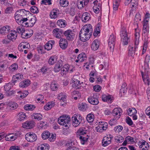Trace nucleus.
<instances>
[{
	"label": "nucleus",
	"mask_w": 150,
	"mask_h": 150,
	"mask_svg": "<svg viewBox=\"0 0 150 150\" xmlns=\"http://www.w3.org/2000/svg\"><path fill=\"white\" fill-rule=\"evenodd\" d=\"M93 31L92 27L90 24H87L81 29L79 34L80 40L85 42L88 40L91 36Z\"/></svg>",
	"instance_id": "nucleus-1"
},
{
	"label": "nucleus",
	"mask_w": 150,
	"mask_h": 150,
	"mask_svg": "<svg viewBox=\"0 0 150 150\" xmlns=\"http://www.w3.org/2000/svg\"><path fill=\"white\" fill-rule=\"evenodd\" d=\"M71 118L69 116H60L58 119V122L60 125L64 126L66 129L70 126Z\"/></svg>",
	"instance_id": "nucleus-2"
},
{
	"label": "nucleus",
	"mask_w": 150,
	"mask_h": 150,
	"mask_svg": "<svg viewBox=\"0 0 150 150\" xmlns=\"http://www.w3.org/2000/svg\"><path fill=\"white\" fill-rule=\"evenodd\" d=\"M121 41L124 45H126L128 43L129 37L128 36L126 28L125 27L122 28L120 33Z\"/></svg>",
	"instance_id": "nucleus-3"
},
{
	"label": "nucleus",
	"mask_w": 150,
	"mask_h": 150,
	"mask_svg": "<svg viewBox=\"0 0 150 150\" xmlns=\"http://www.w3.org/2000/svg\"><path fill=\"white\" fill-rule=\"evenodd\" d=\"M64 34L67 40L69 41H72L75 37V33L73 30H68L64 31Z\"/></svg>",
	"instance_id": "nucleus-4"
},
{
	"label": "nucleus",
	"mask_w": 150,
	"mask_h": 150,
	"mask_svg": "<svg viewBox=\"0 0 150 150\" xmlns=\"http://www.w3.org/2000/svg\"><path fill=\"white\" fill-rule=\"evenodd\" d=\"M108 123L104 121H100L99 122L98 126L96 127V130L98 132H102L105 131L108 128Z\"/></svg>",
	"instance_id": "nucleus-5"
},
{
	"label": "nucleus",
	"mask_w": 150,
	"mask_h": 150,
	"mask_svg": "<svg viewBox=\"0 0 150 150\" xmlns=\"http://www.w3.org/2000/svg\"><path fill=\"white\" fill-rule=\"evenodd\" d=\"M25 138L28 142H33L36 140L37 138L35 134L32 132H29L26 134Z\"/></svg>",
	"instance_id": "nucleus-6"
},
{
	"label": "nucleus",
	"mask_w": 150,
	"mask_h": 150,
	"mask_svg": "<svg viewBox=\"0 0 150 150\" xmlns=\"http://www.w3.org/2000/svg\"><path fill=\"white\" fill-rule=\"evenodd\" d=\"M115 37L113 34H112L109 39L108 45L111 51H113L115 45Z\"/></svg>",
	"instance_id": "nucleus-7"
},
{
	"label": "nucleus",
	"mask_w": 150,
	"mask_h": 150,
	"mask_svg": "<svg viewBox=\"0 0 150 150\" xmlns=\"http://www.w3.org/2000/svg\"><path fill=\"white\" fill-rule=\"evenodd\" d=\"M127 112L128 115L132 116L133 120H135L137 119V116L135 114L137 113V111L135 108H129L127 109Z\"/></svg>",
	"instance_id": "nucleus-8"
},
{
	"label": "nucleus",
	"mask_w": 150,
	"mask_h": 150,
	"mask_svg": "<svg viewBox=\"0 0 150 150\" xmlns=\"http://www.w3.org/2000/svg\"><path fill=\"white\" fill-rule=\"evenodd\" d=\"M88 101L91 104L93 105H97L99 103L98 97L96 95H93V96L89 97Z\"/></svg>",
	"instance_id": "nucleus-9"
},
{
	"label": "nucleus",
	"mask_w": 150,
	"mask_h": 150,
	"mask_svg": "<svg viewBox=\"0 0 150 150\" xmlns=\"http://www.w3.org/2000/svg\"><path fill=\"white\" fill-rule=\"evenodd\" d=\"M138 45H134V46H129L128 47V55L129 56L133 57L135 54V52L137 48Z\"/></svg>",
	"instance_id": "nucleus-10"
},
{
	"label": "nucleus",
	"mask_w": 150,
	"mask_h": 150,
	"mask_svg": "<svg viewBox=\"0 0 150 150\" xmlns=\"http://www.w3.org/2000/svg\"><path fill=\"white\" fill-rule=\"evenodd\" d=\"M121 110L120 108H115L112 111V115H113L116 116L119 115L116 117L117 119H118L120 117V116L122 114V112H121Z\"/></svg>",
	"instance_id": "nucleus-11"
},
{
	"label": "nucleus",
	"mask_w": 150,
	"mask_h": 150,
	"mask_svg": "<svg viewBox=\"0 0 150 150\" xmlns=\"http://www.w3.org/2000/svg\"><path fill=\"white\" fill-rule=\"evenodd\" d=\"M102 99L104 102H108L111 103L113 101V98L111 95L104 94L102 96Z\"/></svg>",
	"instance_id": "nucleus-12"
},
{
	"label": "nucleus",
	"mask_w": 150,
	"mask_h": 150,
	"mask_svg": "<svg viewBox=\"0 0 150 150\" xmlns=\"http://www.w3.org/2000/svg\"><path fill=\"white\" fill-rule=\"evenodd\" d=\"M111 138L110 136L109 137H104L102 140V144L103 146H106L108 145L111 143Z\"/></svg>",
	"instance_id": "nucleus-13"
},
{
	"label": "nucleus",
	"mask_w": 150,
	"mask_h": 150,
	"mask_svg": "<svg viewBox=\"0 0 150 150\" xmlns=\"http://www.w3.org/2000/svg\"><path fill=\"white\" fill-rule=\"evenodd\" d=\"M34 126V122L33 121H27L23 124V128L27 129L32 128Z\"/></svg>",
	"instance_id": "nucleus-14"
},
{
	"label": "nucleus",
	"mask_w": 150,
	"mask_h": 150,
	"mask_svg": "<svg viewBox=\"0 0 150 150\" xmlns=\"http://www.w3.org/2000/svg\"><path fill=\"white\" fill-rule=\"evenodd\" d=\"M135 37L134 45H138L140 37L139 30L138 29L136 28L135 29Z\"/></svg>",
	"instance_id": "nucleus-15"
},
{
	"label": "nucleus",
	"mask_w": 150,
	"mask_h": 150,
	"mask_svg": "<svg viewBox=\"0 0 150 150\" xmlns=\"http://www.w3.org/2000/svg\"><path fill=\"white\" fill-rule=\"evenodd\" d=\"M68 45L67 42L65 39L61 38L59 41V45L60 47L63 49L67 48Z\"/></svg>",
	"instance_id": "nucleus-16"
},
{
	"label": "nucleus",
	"mask_w": 150,
	"mask_h": 150,
	"mask_svg": "<svg viewBox=\"0 0 150 150\" xmlns=\"http://www.w3.org/2000/svg\"><path fill=\"white\" fill-rule=\"evenodd\" d=\"M83 128H79L77 131L76 136L77 137L79 138L80 136H82L86 135V131Z\"/></svg>",
	"instance_id": "nucleus-17"
},
{
	"label": "nucleus",
	"mask_w": 150,
	"mask_h": 150,
	"mask_svg": "<svg viewBox=\"0 0 150 150\" xmlns=\"http://www.w3.org/2000/svg\"><path fill=\"white\" fill-rule=\"evenodd\" d=\"M90 18V14L87 12L83 13L82 15L81 19L82 21L84 22H86L88 21Z\"/></svg>",
	"instance_id": "nucleus-18"
},
{
	"label": "nucleus",
	"mask_w": 150,
	"mask_h": 150,
	"mask_svg": "<svg viewBox=\"0 0 150 150\" xmlns=\"http://www.w3.org/2000/svg\"><path fill=\"white\" fill-rule=\"evenodd\" d=\"M73 83L72 86L76 88H81V87L82 86V85L83 84V82L80 83V81L76 79L73 78Z\"/></svg>",
	"instance_id": "nucleus-19"
},
{
	"label": "nucleus",
	"mask_w": 150,
	"mask_h": 150,
	"mask_svg": "<svg viewBox=\"0 0 150 150\" xmlns=\"http://www.w3.org/2000/svg\"><path fill=\"white\" fill-rule=\"evenodd\" d=\"M54 41L51 40L48 41L44 46L45 49L47 50H51L52 47V45L54 44Z\"/></svg>",
	"instance_id": "nucleus-20"
},
{
	"label": "nucleus",
	"mask_w": 150,
	"mask_h": 150,
	"mask_svg": "<svg viewBox=\"0 0 150 150\" xmlns=\"http://www.w3.org/2000/svg\"><path fill=\"white\" fill-rule=\"evenodd\" d=\"M17 34L15 31L13 33H10L7 35L8 39L10 40L13 41L15 40L17 37Z\"/></svg>",
	"instance_id": "nucleus-21"
},
{
	"label": "nucleus",
	"mask_w": 150,
	"mask_h": 150,
	"mask_svg": "<svg viewBox=\"0 0 150 150\" xmlns=\"http://www.w3.org/2000/svg\"><path fill=\"white\" fill-rule=\"evenodd\" d=\"M16 12L23 17H25V16H27V15L30 14L29 11H26L24 9L19 10Z\"/></svg>",
	"instance_id": "nucleus-22"
},
{
	"label": "nucleus",
	"mask_w": 150,
	"mask_h": 150,
	"mask_svg": "<svg viewBox=\"0 0 150 150\" xmlns=\"http://www.w3.org/2000/svg\"><path fill=\"white\" fill-rule=\"evenodd\" d=\"M53 33L54 36L57 38H61V35L62 33V31L58 28H55L54 29Z\"/></svg>",
	"instance_id": "nucleus-23"
},
{
	"label": "nucleus",
	"mask_w": 150,
	"mask_h": 150,
	"mask_svg": "<svg viewBox=\"0 0 150 150\" xmlns=\"http://www.w3.org/2000/svg\"><path fill=\"white\" fill-rule=\"evenodd\" d=\"M71 119L72 122V125L75 127L78 126L80 124L81 121L80 119L79 120H78L75 116H73Z\"/></svg>",
	"instance_id": "nucleus-24"
},
{
	"label": "nucleus",
	"mask_w": 150,
	"mask_h": 150,
	"mask_svg": "<svg viewBox=\"0 0 150 150\" xmlns=\"http://www.w3.org/2000/svg\"><path fill=\"white\" fill-rule=\"evenodd\" d=\"M99 43L98 40H95L93 42L91 48L92 50L95 51L97 50L99 47Z\"/></svg>",
	"instance_id": "nucleus-25"
},
{
	"label": "nucleus",
	"mask_w": 150,
	"mask_h": 150,
	"mask_svg": "<svg viewBox=\"0 0 150 150\" xmlns=\"http://www.w3.org/2000/svg\"><path fill=\"white\" fill-rule=\"evenodd\" d=\"M69 68L70 66L68 64H65L64 65L61 72V75L62 76H63L67 73Z\"/></svg>",
	"instance_id": "nucleus-26"
},
{
	"label": "nucleus",
	"mask_w": 150,
	"mask_h": 150,
	"mask_svg": "<svg viewBox=\"0 0 150 150\" xmlns=\"http://www.w3.org/2000/svg\"><path fill=\"white\" fill-rule=\"evenodd\" d=\"M62 66V62L61 61L58 62L54 66V71L56 72H59L61 70Z\"/></svg>",
	"instance_id": "nucleus-27"
},
{
	"label": "nucleus",
	"mask_w": 150,
	"mask_h": 150,
	"mask_svg": "<svg viewBox=\"0 0 150 150\" xmlns=\"http://www.w3.org/2000/svg\"><path fill=\"white\" fill-rule=\"evenodd\" d=\"M30 84V81L28 79L25 80L19 83V86L20 87L23 88L27 87Z\"/></svg>",
	"instance_id": "nucleus-28"
},
{
	"label": "nucleus",
	"mask_w": 150,
	"mask_h": 150,
	"mask_svg": "<svg viewBox=\"0 0 150 150\" xmlns=\"http://www.w3.org/2000/svg\"><path fill=\"white\" fill-rule=\"evenodd\" d=\"M55 105V103L54 101H51L48 102L44 106V109L46 110H50L51 108L53 107Z\"/></svg>",
	"instance_id": "nucleus-29"
},
{
	"label": "nucleus",
	"mask_w": 150,
	"mask_h": 150,
	"mask_svg": "<svg viewBox=\"0 0 150 150\" xmlns=\"http://www.w3.org/2000/svg\"><path fill=\"white\" fill-rule=\"evenodd\" d=\"M142 75V79L144 82L145 84L149 85L150 82L149 78L148 75L146 74H144L143 72H141Z\"/></svg>",
	"instance_id": "nucleus-30"
},
{
	"label": "nucleus",
	"mask_w": 150,
	"mask_h": 150,
	"mask_svg": "<svg viewBox=\"0 0 150 150\" xmlns=\"http://www.w3.org/2000/svg\"><path fill=\"white\" fill-rule=\"evenodd\" d=\"M10 30V27L8 25H6L0 29V33L5 34L8 32Z\"/></svg>",
	"instance_id": "nucleus-31"
},
{
	"label": "nucleus",
	"mask_w": 150,
	"mask_h": 150,
	"mask_svg": "<svg viewBox=\"0 0 150 150\" xmlns=\"http://www.w3.org/2000/svg\"><path fill=\"white\" fill-rule=\"evenodd\" d=\"M49 146L46 143L42 144L38 147V150H49Z\"/></svg>",
	"instance_id": "nucleus-32"
},
{
	"label": "nucleus",
	"mask_w": 150,
	"mask_h": 150,
	"mask_svg": "<svg viewBox=\"0 0 150 150\" xmlns=\"http://www.w3.org/2000/svg\"><path fill=\"white\" fill-rule=\"evenodd\" d=\"M24 17L20 16L18 13L16 11L15 14V18L17 23L19 24H21V21Z\"/></svg>",
	"instance_id": "nucleus-33"
},
{
	"label": "nucleus",
	"mask_w": 150,
	"mask_h": 150,
	"mask_svg": "<svg viewBox=\"0 0 150 150\" xmlns=\"http://www.w3.org/2000/svg\"><path fill=\"white\" fill-rule=\"evenodd\" d=\"M23 79V75L21 74L18 73L13 76L12 81H13V80H14L15 79H17L16 80L13 81V83H14L15 82H17V80H22Z\"/></svg>",
	"instance_id": "nucleus-34"
},
{
	"label": "nucleus",
	"mask_w": 150,
	"mask_h": 150,
	"mask_svg": "<svg viewBox=\"0 0 150 150\" xmlns=\"http://www.w3.org/2000/svg\"><path fill=\"white\" fill-rule=\"evenodd\" d=\"M150 60V55L149 54H147L145 59V62L146 63L145 64V67L146 68H145V70L146 71H147V70L148 69L149 64L148 63L149 62Z\"/></svg>",
	"instance_id": "nucleus-35"
},
{
	"label": "nucleus",
	"mask_w": 150,
	"mask_h": 150,
	"mask_svg": "<svg viewBox=\"0 0 150 150\" xmlns=\"http://www.w3.org/2000/svg\"><path fill=\"white\" fill-rule=\"evenodd\" d=\"M67 96L65 94L63 93H61L58 95L57 97L60 100V101L62 102H64L66 101Z\"/></svg>",
	"instance_id": "nucleus-36"
},
{
	"label": "nucleus",
	"mask_w": 150,
	"mask_h": 150,
	"mask_svg": "<svg viewBox=\"0 0 150 150\" xmlns=\"http://www.w3.org/2000/svg\"><path fill=\"white\" fill-rule=\"evenodd\" d=\"M57 25L61 28H64L66 25V21L64 20H59L57 21Z\"/></svg>",
	"instance_id": "nucleus-37"
},
{
	"label": "nucleus",
	"mask_w": 150,
	"mask_h": 150,
	"mask_svg": "<svg viewBox=\"0 0 150 150\" xmlns=\"http://www.w3.org/2000/svg\"><path fill=\"white\" fill-rule=\"evenodd\" d=\"M57 57L55 56L51 57L48 60V63L50 65H53L57 61Z\"/></svg>",
	"instance_id": "nucleus-38"
},
{
	"label": "nucleus",
	"mask_w": 150,
	"mask_h": 150,
	"mask_svg": "<svg viewBox=\"0 0 150 150\" xmlns=\"http://www.w3.org/2000/svg\"><path fill=\"white\" fill-rule=\"evenodd\" d=\"M10 109L13 110L16 109L18 106V105L16 103L10 102L8 103Z\"/></svg>",
	"instance_id": "nucleus-39"
},
{
	"label": "nucleus",
	"mask_w": 150,
	"mask_h": 150,
	"mask_svg": "<svg viewBox=\"0 0 150 150\" xmlns=\"http://www.w3.org/2000/svg\"><path fill=\"white\" fill-rule=\"evenodd\" d=\"M18 119L20 121L24 120L26 117L25 113L22 112H19L18 114Z\"/></svg>",
	"instance_id": "nucleus-40"
},
{
	"label": "nucleus",
	"mask_w": 150,
	"mask_h": 150,
	"mask_svg": "<svg viewBox=\"0 0 150 150\" xmlns=\"http://www.w3.org/2000/svg\"><path fill=\"white\" fill-rule=\"evenodd\" d=\"M77 58L79 60V62H83L86 59V55L84 53H81L78 56Z\"/></svg>",
	"instance_id": "nucleus-41"
},
{
	"label": "nucleus",
	"mask_w": 150,
	"mask_h": 150,
	"mask_svg": "<svg viewBox=\"0 0 150 150\" xmlns=\"http://www.w3.org/2000/svg\"><path fill=\"white\" fill-rule=\"evenodd\" d=\"M87 108V104L85 103H82L79 104L78 106L79 109L82 111L86 110Z\"/></svg>",
	"instance_id": "nucleus-42"
},
{
	"label": "nucleus",
	"mask_w": 150,
	"mask_h": 150,
	"mask_svg": "<svg viewBox=\"0 0 150 150\" xmlns=\"http://www.w3.org/2000/svg\"><path fill=\"white\" fill-rule=\"evenodd\" d=\"M32 117L38 120H41L42 117V116L40 113H34L32 115Z\"/></svg>",
	"instance_id": "nucleus-43"
},
{
	"label": "nucleus",
	"mask_w": 150,
	"mask_h": 150,
	"mask_svg": "<svg viewBox=\"0 0 150 150\" xmlns=\"http://www.w3.org/2000/svg\"><path fill=\"white\" fill-rule=\"evenodd\" d=\"M58 10L55 9H53L51 12L50 16L52 18H56L57 17V11Z\"/></svg>",
	"instance_id": "nucleus-44"
},
{
	"label": "nucleus",
	"mask_w": 150,
	"mask_h": 150,
	"mask_svg": "<svg viewBox=\"0 0 150 150\" xmlns=\"http://www.w3.org/2000/svg\"><path fill=\"white\" fill-rule=\"evenodd\" d=\"M12 134H10L7 135L5 136V139L8 141H13L17 138V136H12Z\"/></svg>",
	"instance_id": "nucleus-45"
},
{
	"label": "nucleus",
	"mask_w": 150,
	"mask_h": 150,
	"mask_svg": "<svg viewBox=\"0 0 150 150\" xmlns=\"http://www.w3.org/2000/svg\"><path fill=\"white\" fill-rule=\"evenodd\" d=\"M60 5L64 7H66L69 5V2L67 0H60Z\"/></svg>",
	"instance_id": "nucleus-46"
},
{
	"label": "nucleus",
	"mask_w": 150,
	"mask_h": 150,
	"mask_svg": "<svg viewBox=\"0 0 150 150\" xmlns=\"http://www.w3.org/2000/svg\"><path fill=\"white\" fill-rule=\"evenodd\" d=\"M50 135V132L48 131H45L43 132L42 134V137L43 139H46L48 138Z\"/></svg>",
	"instance_id": "nucleus-47"
},
{
	"label": "nucleus",
	"mask_w": 150,
	"mask_h": 150,
	"mask_svg": "<svg viewBox=\"0 0 150 150\" xmlns=\"http://www.w3.org/2000/svg\"><path fill=\"white\" fill-rule=\"evenodd\" d=\"M94 118V115L92 114H88L86 117V119L88 122H91L93 121Z\"/></svg>",
	"instance_id": "nucleus-48"
},
{
	"label": "nucleus",
	"mask_w": 150,
	"mask_h": 150,
	"mask_svg": "<svg viewBox=\"0 0 150 150\" xmlns=\"http://www.w3.org/2000/svg\"><path fill=\"white\" fill-rule=\"evenodd\" d=\"M35 108V107L33 105H26L24 107V109L26 110L32 111L34 110Z\"/></svg>",
	"instance_id": "nucleus-49"
},
{
	"label": "nucleus",
	"mask_w": 150,
	"mask_h": 150,
	"mask_svg": "<svg viewBox=\"0 0 150 150\" xmlns=\"http://www.w3.org/2000/svg\"><path fill=\"white\" fill-rule=\"evenodd\" d=\"M120 0H115L113 4V9L114 11H116L117 10L119 6Z\"/></svg>",
	"instance_id": "nucleus-50"
},
{
	"label": "nucleus",
	"mask_w": 150,
	"mask_h": 150,
	"mask_svg": "<svg viewBox=\"0 0 150 150\" xmlns=\"http://www.w3.org/2000/svg\"><path fill=\"white\" fill-rule=\"evenodd\" d=\"M18 93L20 94V98H19L20 99H22L26 97L28 94V92L27 91H24L23 92L19 91V92H18Z\"/></svg>",
	"instance_id": "nucleus-51"
},
{
	"label": "nucleus",
	"mask_w": 150,
	"mask_h": 150,
	"mask_svg": "<svg viewBox=\"0 0 150 150\" xmlns=\"http://www.w3.org/2000/svg\"><path fill=\"white\" fill-rule=\"evenodd\" d=\"M12 86L13 85L10 83L6 84L4 86L5 91L6 92L9 91Z\"/></svg>",
	"instance_id": "nucleus-52"
},
{
	"label": "nucleus",
	"mask_w": 150,
	"mask_h": 150,
	"mask_svg": "<svg viewBox=\"0 0 150 150\" xmlns=\"http://www.w3.org/2000/svg\"><path fill=\"white\" fill-rule=\"evenodd\" d=\"M88 137L87 135V137H84V135L82 136H80L79 139H80L81 143L82 144H83L84 143L86 142L88 139Z\"/></svg>",
	"instance_id": "nucleus-53"
},
{
	"label": "nucleus",
	"mask_w": 150,
	"mask_h": 150,
	"mask_svg": "<svg viewBox=\"0 0 150 150\" xmlns=\"http://www.w3.org/2000/svg\"><path fill=\"white\" fill-rule=\"evenodd\" d=\"M56 138V134L50 133V137H48L49 140L50 142H53L55 139Z\"/></svg>",
	"instance_id": "nucleus-54"
},
{
	"label": "nucleus",
	"mask_w": 150,
	"mask_h": 150,
	"mask_svg": "<svg viewBox=\"0 0 150 150\" xmlns=\"http://www.w3.org/2000/svg\"><path fill=\"white\" fill-rule=\"evenodd\" d=\"M148 42L147 41H145L143 44L142 50V54H144L146 51Z\"/></svg>",
	"instance_id": "nucleus-55"
},
{
	"label": "nucleus",
	"mask_w": 150,
	"mask_h": 150,
	"mask_svg": "<svg viewBox=\"0 0 150 150\" xmlns=\"http://www.w3.org/2000/svg\"><path fill=\"white\" fill-rule=\"evenodd\" d=\"M30 10V11L34 13H37L39 12L38 8L35 6H34L31 7Z\"/></svg>",
	"instance_id": "nucleus-56"
},
{
	"label": "nucleus",
	"mask_w": 150,
	"mask_h": 150,
	"mask_svg": "<svg viewBox=\"0 0 150 150\" xmlns=\"http://www.w3.org/2000/svg\"><path fill=\"white\" fill-rule=\"evenodd\" d=\"M123 127L121 125H118L114 127V130L116 133H119L123 129Z\"/></svg>",
	"instance_id": "nucleus-57"
},
{
	"label": "nucleus",
	"mask_w": 150,
	"mask_h": 150,
	"mask_svg": "<svg viewBox=\"0 0 150 150\" xmlns=\"http://www.w3.org/2000/svg\"><path fill=\"white\" fill-rule=\"evenodd\" d=\"M36 18L35 17H33L30 19L29 22V26L32 27L35 24L36 21Z\"/></svg>",
	"instance_id": "nucleus-58"
},
{
	"label": "nucleus",
	"mask_w": 150,
	"mask_h": 150,
	"mask_svg": "<svg viewBox=\"0 0 150 150\" xmlns=\"http://www.w3.org/2000/svg\"><path fill=\"white\" fill-rule=\"evenodd\" d=\"M18 33L21 34L22 35L24 32L25 30L22 27L19 26L16 29Z\"/></svg>",
	"instance_id": "nucleus-59"
},
{
	"label": "nucleus",
	"mask_w": 150,
	"mask_h": 150,
	"mask_svg": "<svg viewBox=\"0 0 150 150\" xmlns=\"http://www.w3.org/2000/svg\"><path fill=\"white\" fill-rule=\"evenodd\" d=\"M57 84L54 83H52L51 85V88L52 91H56L58 88Z\"/></svg>",
	"instance_id": "nucleus-60"
},
{
	"label": "nucleus",
	"mask_w": 150,
	"mask_h": 150,
	"mask_svg": "<svg viewBox=\"0 0 150 150\" xmlns=\"http://www.w3.org/2000/svg\"><path fill=\"white\" fill-rule=\"evenodd\" d=\"M115 139L117 141V142L121 143L123 142L124 138L122 136L119 135L115 137Z\"/></svg>",
	"instance_id": "nucleus-61"
},
{
	"label": "nucleus",
	"mask_w": 150,
	"mask_h": 150,
	"mask_svg": "<svg viewBox=\"0 0 150 150\" xmlns=\"http://www.w3.org/2000/svg\"><path fill=\"white\" fill-rule=\"evenodd\" d=\"M83 1H78L77 4V6L79 9H81L83 7Z\"/></svg>",
	"instance_id": "nucleus-62"
},
{
	"label": "nucleus",
	"mask_w": 150,
	"mask_h": 150,
	"mask_svg": "<svg viewBox=\"0 0 150 150\" xmlns=\"http://www.w3.org/2000/svg\"><path fill=\"white\" fill-rule=\"evenodd\" d=\"M138 5V0H132L131 2V6L132 7H136Z\"/></svg>",
	"instance_id": "nucleus-63"
},
{
	"label": "nucleus",
	"mask_w": 150,
	"mask_h": 150,
	"mask_svg": "<svg viewBox=\"0 0 150 150\" xmlns=\"http://www.w3.org/2000/svg\"><path fill=\"white\" fill-rule=\"evenodd\" d=\"M13 11V8L12 7H8L6 8L5 13H10Z\"/></svg>",
	"instance_id": "nucleus-64"
}]
</instances>
